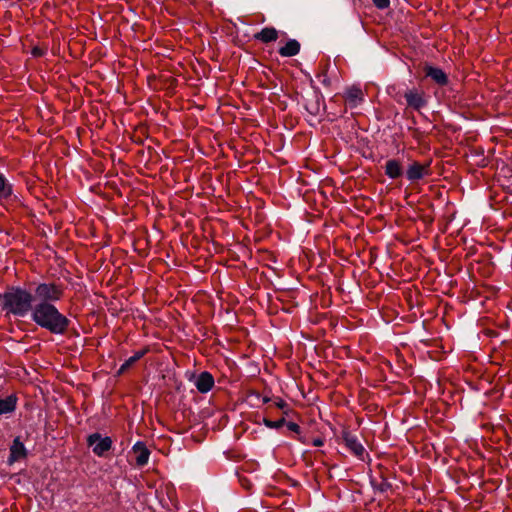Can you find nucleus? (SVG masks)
Instances as JSON below:
<instances>
[{
	"mask_svg": "<svg viewBox=\"0 0 512 512\" xmlns=\"http://www.w3.org/2000/svg\"><path fill=\"white\" fill-rule=\"evenodd\" d=\"M30 319L39 328L56 336H66L72 321L55 304L35 305Z\"/></svg>",
	"mask_w": 512,
	"mask_h": 512,
	"instance_id": "f257e3e1",
	"label": "nucleus"
},
{
	"mask_svg": "<svg viewBox=\"0 0 512 512\" xmlns=\"http://www.w3.org/2000/svg\"><path fill=\"white\" fill-rule=\"evenodd\" d=\"M34 304L32 291L20 286H8L4 293H0V308L6 314L24 318L31 316Z\"/></svg>",
	"mask_w": 512,
	"mask_h": 512,
	"instance_id": "f03ea898",
	"label": "nucleus"
},
{
	"mask_svg": "<svg viewBox=\"0 0 512 512\" xmlns=\"http://www.w3.org/2000/svg\"><path fill=\"white\" fill-rule=\"evenodd\" d=\"M64 289L61 284L55 282L36 283L32 292L35 305H51L60 301L63 297Z\"/></svg>",
	"mask_w": 512,
	"mask_h": 512,
	"instance_id": "7ed1b4c3",
	"label": "nucleus"
},
{
	"mask_svg": "<svg viewBox=\"0 0 512 512\" xmlns=\"http://www.w3.org/2000/svg\"><path fill=\"white\" fill-rule=\"evenodd\" d=\"M87 445L92 448L93 453L98 457H105L112 449L113 441L109 436H102L99 432L92 433L87 437Z\"/></svg>",
	"mask_w": 512,
	"mask_h": 512,
	"instance_id": "20e7f679",
	"label": "nucleus"
},
{
	"mask_svg": "<svg viewBox=\"0 0 512 512\" xmlns=\"http://www.w3.org/2000/svg\"><path fill=\"white\" fill-rule=\"evenodd\" d=\"M430 173V162L420 163L418 161H412L405 171L406 178L411 183L418 182L424 177L430 175Z\"/></svg>",
	"mask_w": 512,
	"mask_h": 512,
	"instance_id": "39448f33",
	"label": "nucleus"
},
{
	"mask_svg": "<svg viewBox=\"0 0 512 512\" xmlns=\"http://www.w3.org/2000/svg\"><path fill=\"white\" fill-rule=\"evenodd\" d=\"M342 440L346 447L360 460H364V456H368L364 446L359 441L355 434H352L349 430L344 429L341 434Z\"/></svg>",
	"mask_w": 512,
	"mask_h": 512,
	"instance_id": "423d86ee",
	"label": "nucleus"
},
{
	"mask_svg": "<svg viewBox=\"0 0 512 512\" xmlns=\"http://www.w3.org/2000/svg\"><path fill=\"white\" fill-rule=\"evenodd\" d=\"M423 72L425 77L430 78L435 84L440 87L447 86L450 83L449 77L446 72L436 66L429 63H425L423 66Z\"/></svg>",
	"mask_w": 512,
	"mask_h": 512,
	"instance_id": "0eeeda50",
	"label": "nucleus"
},
{
	"mask_svg": "<svg viewBox=\"0 0 512 512\" xmlns=\"http://www.w3.org/2000/svg\"><path fill=\"white\" fill-rule=\"evenodd\" d=\"M9 450L10 454L7 459V464L9 466H12L14 463L25 459L28 456V450L26 449L19 436L14 438Z\"/></svg>",
	"mask_w": 512,
	"mask_h": 512,
	"instance_id": "6e6552de",
	"label": "nucleus"
},
{
	"mask_svg": "<svg viewBox=\"0 0 512 512\" xmlns=\"http://www.w3.org/2000/svg\"><path fill=\"white\" fill-rule=\"evenodd\" d=\"M132 450L136 454V458H135L136 466L144 467L148 463L149 457L151 454V452L147 448L146 444L142 441H137L133 445Z\"/></svg>",
	"mask_w": 512,
	"mask_h": 512,
	"instance_id": "1a4fd4ad",
	"label": "nucleus"
},
{
	"mask_svg": "<svg viewBox=\"0 0 512 512\" xmlns=\"http://www.w3.org/2000/svg\"><path fill=\"white\" fill-rule=\"evenodd\" d=\"M404 98L409 107H411L415 110H418V111L420 109H422L423 107H425L427 104V101L423 97V95L415 89L407 90L404 93Z\"/></svg>",
	"mask_w": 512,
	"mask_h": 512,
	"instance_id": "9d476101",
	"label": "nucleus"
},
{
	"mask_svg": "<svg viewBox=\"0 0 512 512\" xmlns=\"http://www.w3.org/2000/svg\"><path fill=\"white\" fill-rule=\"evenodd\" d=\"M214 378L207 371L201 372L195 380V386L200 393L209 392L214 386Z\"/></svg>",
	"mask_w": 512,
	"mask_h": 512,
	"instance_id": "9b49d317",
	"label": "nucleus"
},
{
	"mask_svg": "<svg viewBox=\"0 0 512 512\" xmlns=\"http://www.w3.org/2000/svg\"><path fill=\"white\" fill-rule=\"evenodd\" d=\"M385 174L390 179H398L404 175V168L398 159H389L384 166Z\"/></svg>",
	"mask_w": 512,
	"mask_h": 512,
	"instance_id": "f8f14e48",
	"label": "nucleus"
},
{
	"mask_svg": "<svg viewBox=\"0 0 512 512\" xmlns=\"http://www.w3.org/2000/svg\"><path fill=\"white\" fill-rule=\"evenodd\" d=\"M322 103H324L323 96L315 92L311 98L306 99L304 107L309 114L317 116L320 113Z\"/></svg>",
	"mask_w": 512,
	"mask_h": 512,
	"instance_id": "ddd939ff",
	"label": "nucleus"
},
{
	"mask_svg": "<svg viewBox=\"0 0 512 512\" xmlns=\"http://www.w3.org/2000/svg\"><path fill=\"white\" fill-rule=\"evenodd\" d=\"M18 397L16 394H10L4 398L0 397V415L12 414L17 407Z\"/></svg>",
	"mask_w": 512,
	"mask_h": 512,
	"instance_id": "4468645a",
	"label": "nucleus"
},
{
	"mask_svg": "<svg viewBox=\"0 0 512 512\" xmlns=\"http://www.w3.org/2000/svg\"><path fill=\"white\" fill-rule=\"evenodd\" d=\"M254 39L265 44L275 42L278 39V31L274 27H264L261 31L254 34Z\"/></svg>",
	"mask_w": 512,
	"mask_h": 512,
	"instance_id": "2eb2a0df",
	"label": "nucleus"
},
{
	"mask_svg": "<svg viewBox=\"0 0 512 512\" xmlns=\"http://www.w3.org/2000/svg\"><path fill=\"white\" fill-rule=\"evenodd\" d=\"M301 44L296 39H289L286 44L279 48L278 53L282 57H293L299 54Z\"/></svg>",
	"mask_w": 512,
	"mask_h": 512,
	"instance_id": "dca6fc26",
	"label": "nucleus"
},
{
	"mask_svg": "<svg viewBox=\"0 0 512 512\" xmlns=\"http://www.w3.org/2000/svg\"><path fill=\"white\" fill-rule=\"evenodd\" d=\"M149 352V348L145 347L142 350H139L134 353L133 356L129 357L119 368L117 371L118 375L124 374L128 369H130L137 361H139L142 357H144Z\"/></svg>",
	"mask_w": 512,
	"mask_h": 512,
	"instance_id": "f3484780",
	"label": "nucleus"
},
{
	"mask_svg": "<svg viewBox=\"0 0 512 512\" xmlns=\"http://www.w3.org/2000/svg\"><path fill=\"white\" fill-rule=\"evenodd\" d=\"M13 196V185L9 182L6 176L0 172V202L2 200H9Z\"/></svg>",
	"mask_w": 512,
	"mask_h": 512,
	"instance_id": "a211bd4d",
	"label": "nucleus"
},
{
	"mask_svg": "<svg viewBox=\"0 0 512 512\" xmlns=\"http://www.w3.org/2000/svg\"><path fill=\"white\" fill-rule=\"evenodd\" d=\"M381 482H377V480L373 477L370 478V484L374 491L385 493L388 490L392 489V484L385 478L383 475L381 476Z\"/></svg>",
	"mask_w": 512,
	"mask_h": 512,
	"instance_id": "6ab92c4d",
	"label": "nucleus"
},
{
	"mask_svg": "<svg viewBox=\"0 0 512 512\" xmlns=\"http://www.w3.org/2000/svg\"><path fill=\"white\" fill-rule=\"evenodd\" d=\"M346 100L349 102L351 107H355L357 101L362 100V91L357 87H352L346 92Z\"/></svg>",
	"mask_w": 512,
	"mask_h": 512,
	"instance_id": "aec40b11",
	"label": "nucleus"
},
{
	"mask_svg": "<svg viewBox=\"0 0 512 512\" xmlns=\"http://www.w3.org/2000/svg\"><path fill=\"white\" fill-rule=\"evenodd\" d=\"M263 424L270 429H280L286 424L285 417H282L276 421L270 420L268 418L263 419Z\"/></svg>",
	"mask_w": 512,
	"mask_h": 512,
	"instance_id": "412c9836",
	"label": "nucleus"
},
{
	"mask_svg": "<svg viewBox=\"0 0 512 512\" xmlns=\"http://www.w3.org/2000/svg\"><path fill=\"white\" fill-rule=\"evenodd\" d=\"M285 425L289 431H291L295 434V436L300 435V433L302 432L301 427L295 422H287L286 421Z\"/></svg>",
	"mask_w": 512,
	"mask_h": 512,
	"instance_id": "4be33fe9",
	"label": "nucleus"
},
{
	"mask_svg": "<svg viewBox=\"0 0 512 512\" xmlns=\"http://www.w3.org/2000/svg\"><path fill=\"white\" fill-rule=\"evenodd\" d=\"M372 2L379 10H385L390 6V0H372Z\"/></svg>",
	"mask_w": 512,
	"mask_h": 512,
	"instance_id": "5701e85b",
	"label": "nucleus"
},
{
	"mask_svg": "<svg viewBox=\"0 0 512 512\" xmlns=\"http://www.w3.org/2000/svg\"><path fill=\"white\" fill-rule=\"evenodd\" d=\"M45 52L46 51L43 48L38 47V46L33 47L32 51H31V53L34 57H42V56H44Z\"/></svg>",
	"mask_w": 512,
	"mask_h": 512,
	"instance_id": "b1692460",
	"label": "nucleus"
},
{
	"mask_svg": "<svg viewBox=\"0 0 512 512\" xmlns=\"http://www.w3.org/2000/svg\"><path fill=\"white\" fill-rule=\"evenodd\" d=\"M275 405L277 408L281 409L284 411V414H287V412L285 411V408L288 407V404L282 400V399H278L276 402H275Z\"/></svg>",
	"mask_w": 512,
	"mask_h": 512,
	"instance_id": "393cba45",
	"label": "nucleus"
},
{
	"mask_svg": "<svg viewBox=\"0 0 512 512\" xmlns=\"http://www.w3.org/2000/svg\"><path fill=\"white\" fill-rule=\"evenodd\" d=\"M293 438L303 444H308L309 443V439L306 435H302V432L300 433V435L298 436H293Z\"/></svg>",
	"mask_w": 512,
	"mask_h": 512,
	"instance_id": "a878e982",
	"label": "nucleus"
},
{
	"mask_svg": "<svg viewBox=\"0 0 512 512\" xmlns=\"http://www.w3.org/2000/svg\"><path fill=\"white\" fill-rule=\"evenodd\" d=\"M312 444H313V446L321 447L324 444V440L322 438L318 437V438L313 439Z\"/></svg>",
	"mask_w": 512,
	"mask_h": 512,
	"instance_id": "bb28decb",
	"label": "nucleus"
},
{
	"mask_svg": "<svg viewBox=\"0 0 512 512\" xmlns=\"http://www.w3.org/2000/svg\"><path fill=\"white\" fill-rule=\"evenodd\" d=\"M270 400H271V399H270V397H268V396H265V397H263V399H262L263 403H268V402H270Z\"/></svg>",
	"mask_w": 512,
	"mask_h": 512,
	"instance_id": "cd10ccee",
	"label": "nucleus"
},
{
	"mask_svg": "<svg viewBox=\"0 0 512 512\" xmlns=\"http://www.w3.org/2000/svg\"><path fill=\"white\" fill-rule=\"evenodd\" d=\"M322 83H323L324 85H328V84H329V80H328L327 78H324V79H323V81H322Z\"/></svg>",
	"mask_w": 512,
	"mask_h": 512,
	"instance_id": "c85d7f7f",
	"label": "nucleus"
},
{
	"mask_svg": "<svg viewBox=\"0 0 512 512\" xmlns=\"http://www.w3.org/2000/svg\"><path fill=\"white\" fill-rule=\"evenodd\" d=\"M253 395H254L256 398H258V399L261 397V395H260V393H259V392H253Z\"/></svg>",
	"mask_w": 512,
	"mask_h": 512,
	"instance_id": "c756f323",
	"label": "nucleus"
}]
</instances>
